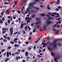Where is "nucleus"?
Segmentation results:
<instances>
[{"mask_svg": "<svg viewBox=\"0 0 62 62\" xmlns=\"http://www.w3.org/2000/svg\"><path fill=\"white\" fill-rule=\"evenodd\" d=\"M0 40H3V38L2 37H1L0 39Z\"/></svg>", "mask_w": 62, "mask_h": 62, "instance_id": "55", "label": "nucleus"}, {"mask_svg": "<svg viewBox=\"0 0 62 62\" xmlns=\"http://www.w3.org/2000/svg\"><path fill=\"white\" fill-rule=\"evenodd\" d=\"M2 20L3 21H5V17H2Z\"/></svg>", "mask_w": 62, "mask_h": 62, "instance_id": "30", "label": "nucleus"}, {"mask_svg": "<svg viewBox=\"0 0 62 62\" xmlns=\"http://www.w3.org/2000/svg\"><path fill=\"white\" fill-rule=\"evenodd\" d=\"M42 44H43V45L45 46L46 45V44L45 43H44V42H42L41 43Z\"/></svg>", "mask_w": 62, "mask_h": 62, "instance_id": "19", "label": "nucleus"}, {"mask_svg": "<svg viewBox=\"0 0 62 62\" xmlns=\"http://www.w3.org/2000/svg\"><path fill=\"white\" fill-rule=\"evenodd\" d=\"M9 54L10 55H11V52H9Z\"/></svg>", "mask_w": 62, "mask_h": 62, "instance_id": "58", "label": "nucleus"}, {"mask_svg": "<svg viewBox=\"0 0 62 62\" xmlns=\"http://www.w3.org/2000/svg\"><path fill=\"white\" fill-rule=\"evenodd\" d=\"M31 48H32L31 46H30L28 49L29 50H31Z\"/></svg>", "mask_w": 62, "mask_h": 62, "instance_id": "20", "label": "nucleus"}, {"mask_svg": "<svg viewBox=\"0 0 62 62\" xmlns=\"http://www.w3.org/2000/svg\"><path fill=\"white\" fill-rule=\"evenodd\" d=\"M13 30H11L10 32V34L11 35H12V34H13Z\"/></svg>", "mask_w": 62, "mask_h": 62, "instance_id": "13", "label": "nucleus"}, {"mask_svg": "<svg viewBox=\"0 0 62 62\" xmlns=\"http://www.w3.org/2000/svg\"><path fill=\"white\" fill-rule=\"evenodd\" d=\"M5 51V49H3L2 50H1V51L2 52H4V51Z\"/></svg>", "mask_w": 62, "mask_h": 62, "instance_id": "44", "label": "nucleus"}, {"mask_svg": "<svg viewBox=\"0 0 62 62\" xmlns=\"http://www.w3.org/2000/svg\"><path fill=\"white\" fill-rule=\"evenodd\" d=\"M25 29L26 30H27V26H26L25 27Z\"/></svg>", "mask_w": 62, "mask_h": 62, "instance_id": "46", "label": "nucleus"}, {"mask_svg": "<svg viewBox=\"0 0 62 62\" xmlns=\"http://www.w3.org/2000/svg\"><path fill=\"white\" fill-rule=\"evenodd\" d=\"M13 29V27H12L10 29V31H11Z\"/></svg>", "mask_w": 62, "mask_h": 62, "instance_id": "42", "label": "nucleus"}, {"mask_svg": "<svg viewBox=\"0 0 62 62\" xmlns=\"http://www.w3.org/2000/svg\"><path fill=\"white\" fill-rule=\"evenodd\" d=\"M14 47H19V46H20V45H19V44H15L14 45Z\"/></svg>", "mask_w": 62, "mask_h": 62, "instance_id": "6", "label": "nucleus"}, {"mask_svg": "<svg viewBox=\"0 0 62 62\" xmlns=\"http://www.w3.org/2000/svg\"><path fill=\"white\" fill-rule=\"evenodd\" d=\"M7 39H8V40H10V38L9 37H8L7 38Z\"/></svg>", "mask_w": 62, "mask_h": 62, "instance_id": "31", "label": "nucleus"}, {"mask_svg": "<svg viewBox=\"0 0 62 62\" xmlns=\"http://www.w3.org/2000/svg\"><path fill=\"white\" fill-rule=\"evenodd\" d=\"M18 40V39L17 38H15L13 40L14 41H16Z\"/></svg>", "mask_w": 62, "mask_h": 62, "instance_id": "27", "label": "nucleus"}, {"mask_svg": "<svg viewBox=\"0 0 62 62\" xmlns=\"http://www.w3.org/2000/svg\"><path fill=\"white\" fill-rule=\"evenodd\" d=\"M37 56L38 58H40V57H41V56L39 55H38Z\"/></svg>", "mask_w": 62, "mask_h": 62, "instance_id": "17", "label": "nucleus"}, {"mask_svg": "<svg viewBox=\"0 0 62 62\" xmlns=\"http://www.w3.org/2000/svg\"><path fill=\"white\" fill-rule=\"evenodd\" d=\"M22 33H23L24 34H26V32L24 31V30H23L22 31Z\"/></svg>", "mask_w": 62, "mask_h": 62, "instance_id": "16", "label": "nucleus"}, {"mask_svg": "<svg viewBox=\"0 0 62 62\" xmlns=\"http://www.w3.org/2000/svg\"><path fill=\"white\" fill-rule=\"evenodd\" d=\"M35 15L33 14V15H32L31 16L32 17V18H34V17H35Z\"/></svg>", "mask_w": 62, "mask_h": 62, "instance_id": "40", "label": "nucleus"}, {"mask_svg": "<svg viewBox=\"0 0 62 62\" xmlns=\"http://www.w3.org/2000/svg\"><path fill=\"white\" fill-rule=\"evenodd\" d=\"M40 7L41 8H43L44 7V6L42 5H40Z\"/></svg>", "mask_w": 62, "mask_h": 62, "instance_id": "33", "label": "nucleus"}, {"mask_svg": "<svg viewBox=\"0 0 62 62\" xmlns=\"http://www.w3.org/2000/svg\"><path fill=\"white\" fill-rule=\"evenodd\" d=\"M23 24H21V26L20 27V28H23Z\"/></svg>", "mask_w": 62, "mask_h": 62, "instance_id": "15", "label": "nucleus"}, {"mask_svg": "<svg viewBox=\"0 0 62 62\" xmlns=\"http://www.w3.org/2000/svg\"><path fill=\"white\" fill-rule=\"evenodd\" d=\"M61 8V7L60 6H59L58 7V8L59 9L60 8Z\"/></svg>", "mask_w": 62, "mask_h": 62, "instance_id": "51", "label": "nucleus"}, {"mask_svg": "<svg viewBox=\"0 0 62 62\" xmlns=\"http://www.w3.org/2000/svg\"><path fill=\"white\" fill-rule=\"evenodd\" d=\"M3 38H5V39H7V36H4V35L3 36Z\"/></svg>", "mask_w": 62, "mask_h": 62, "instance_id": "36", "label": "nucleus"}, {"mask_svg": "<svg viewBox=\"0 0 62 62\" xmlns=\"http://www.w3.org/2000/svg\"><path fill=\"white\" fill-rule=\"evenodd\" d=\"M25 43L26 44H28V43H29V42H28L27 41Z\"/></svg>", "mask_w": 62, "mask_h": 62, "instance_id": "63", "label": "nucleus"}, {"mask_svg": "<svg viewBox=\"0 0 62 62\" xmlns=\"http://www.w3.org/2000/svg\"><path fill=\"white\" fill-rule=\"evenodd\" d=\"M21 51H22H22L23 52H25V50L24 49H22Z\"/></svg>", "mask_w": 62, "mask_h": 62, "instance_id": "48", "label": "nucleus"}, {"mask_svg": "<svg viewBox=\"0 0 62 62\" xmlns=\"http://www.w3.org/2000/svg\"><path fill=\"white\" fill-rule=\"evenodd\" d=\"M17 12L19 13H21V11H17Z\"/></svg>", "mask_w": 62, "mask_h": 62, "instance_id": "61", "label": "nucleus"}, {"mask_svg": "<svg viewBox=\"0 0 62 62\" xmlns=\"http://www.w3.org/2000/svg\"><path fill=\"white\" fill-rule=\"evenodd\" d=\"M27 59H30V57H29V56H27Z\"/></svg>", "mask_w": 62, "mask_h": 62, "instance_id": "57", "label": "nucleus"}, {"mask_svg": "<svg viewBox=\"0 0 62 62\" xmlns=\"http://www.w3.org/2000/svg\"><path fill=\"white\" fill-rule=\"evenodd\" d=\"M5 33H6V31H2V33L3 34H5Z\"/></svg>", "mask_w": 62, "mask_h": 62, "instance_id": "37", "label": "nucleus"}, {"mask_svg": "<svg viewBox=\"0 0 62 62\" xmlns=\"http://www.w3.org/2000/svg\"><path fill=\"white\" fill-rule=\"evenodd\" d=\"M27 0H21V1L23 2H26Z\"/></svg>", "mask_w": 62, "mask_h": 62, "instance_id": "22", "label": "nucleus"}, {"mask_svg": "<svg viewBox=\"0 0 62 62\" xmlns=\"http://www.w3.org/2000/svg\"><path fill=\"white\" fill-rule=\"evenodd\" d=\"M41 16H45V15L44 14H41Z\"/></svg>", "mask_w": 62, "mask_h": 62, "instance_id": "18", "label": "nucleus"}, {"mask_svg": "<svg viewBox=\"0 0 62 62\" xmlns=\"http://www.w3.org/2000/svg\"><path fill=\"white\" fill-rule=\"evenodd\" d=\"M59 40H60V39H57L56 40L54 41L53 42L54 43V48H56V41H59Z\"/></svg>", "mask_w": 62, "mask_h": 62, "instance_id": "2", "label": "nucleus"}, {"mask_svg": "<svg viewBox=\"0 0 62 62\" xmlns=\"http://www.w3.org/2000/svg\"><path fill=\"white\" fill-rule=\"evenodd\" d=\"M18 20L19 21V23H21V18H18Z\"/></svg>", "mask_w": 62, "mask_h": 62, "instance_id": "23", "label": "nucleus"}, {"mask_svg": "<svg viewBox=\"0 0 62 62\" xmlns=\"http://www.w3.org/2000/svg\"><path fill=\"white\" fill-rule=\"evenodd\" d=\"M54 3V1L50 2L49 3V4L50 5H53V3Z\"/></svg>", "mask_w": 62, "mask_h": 62, "instance_id": "14", "label": "nucleus"}, {"mask_svg": "<svg viewBox=\"0 0 62 62\" xmlns=\"http://www.w3.org/2000/svg\"><path fill=\"white\" fill-rule=\"evenodd\" d=\"M35 3L34 2L33 3H31L29 4V7H28V8L27 9V10L25 12V14H27V12H29V14H30L29 10L31 8V7H33V5H35Z\"/></svg>", "mask_w": 62, "mask_h": 62, "instance_id": "1", "label": "nucleus"}, {"mask_svg": "<svg viewBox=\"0 0 62 62\" xmlns=\"http://www.w3.org/2000/svg\"><path fill=\"white\" fill-rule=\"evenodd\" d=\"M0 23H1V24H2V23H3V21H2L1 20V19H0Z\"/></svg>", "mask_w": 62, "mask_h": 62, "instance_id": "24", "label": "nucleus"}, {"mask_svg": "<svg viewBox=\"0 0 62 62\" xmlns=\"http://www.w3.org/2000/svg\"><path fill=\"white\" fill-rule=\"evenodd\" d=\"M2 31H8V28H3L2 29Z\"/></svg>", "mask_w": 62, "mask_h": 62, "instance_id": "4", "label": "nucleus"}, {"mask_svg": "<svg viewBox=\"0 0 62 62\" xmlns=\"http://www.w3.org/2000/svg\"><path fill=\"white\" fill-rule=\"evenodd\" d=\"M37 1H38V2H39V0H36L35 1V2H37Z\"/></svg>", "mask_w": 62, "mask_h": 62, "instance_id": "47", "label": "nucleus"}, {"mask_svg": "<svg viewBox=\"0 0 62 62\" xmlns=\"http://www.w3.org/2000/svg\"><path fill=\"white\" fill-rule=\"evenodd\" d=\"M55 3H56L57 4V5H59V3L58 2H56Z\"/></svg>", "mask_w": 62, "mask_h": 62, "instance_id": "41", "label": "nucleus"}, {"mask_svg": "<svg viewBox=\"0 0 62 62\" xmlns=\"http://www.w3.org/2000/svg\"><path fill=\"white\" fill-rule=\"evenodd\" d=\"M28 19H29V17H26L25 18V20H27Z\"/></svg>", "mask_w": 62, "mask_h": 62, "instance_id": "34", "label": "nucleus"}, {"mask_svg": "<svg viewBox=\"0 0 62 62\" xmlns=\"http://www.w3.org/2000/svg\"><path fill=\"white\" fill-rule=\"evenodd\" d=\"M3 41L4 42H7V40L6 39H4L3 40Z\"/></svg>", "mask_w": 62, "mask_h": 62, "instance_id": "28", "label": "nucleus"}, {"mask_svg": "<svg viewBox=\"0 0 62 62\" xmlns=\"http://www.w3.org/2000/svg\"><path fill=\"white\" fill-rule=\"evenodd\" d=\"M53 31H55L56 32V34H59V33H58V32H59V31L58 30L57 31L56 30L54 29H53Z\"/></svg>", "mask_w": 62, "mask_h": 62, "instance_id": "3", "label": "nucleus"}, {"mask_svg": "<svg viewBox=\"0 0 62 62\" xmlns=\"http://www.w3.org/2000/svg\"><path fill=\"white\" fill-rule=\"evenodd\" d=\"M51 55H54V53L53 52L51 53Z\"/></svg>", "mask_w": 62, "mask_h": 62, "instance_id": "49", "label": "nucleus"}, {"mask_svg": "<svg viewBox=\"0 0 62 62\" xmlns=\"http://www.w3.org/2000/svg\"><path fill=\"white\" fill-rule=\"evenodd\" d=\"M49 39H50V38L49 37H48L47 39V40H49Z\"/></svg>", "mask_w": 62, "mask_h": 62, "instance_id": "53", "label": "nucleus"}, {"mask_svg": "<svg viewBox=\"0 0 62 62\" xmlns=\"http://www.w3.org/2000/svg\"><path fill=\"white\" fill-rule=\"evenodd\" d=\"M46 21V24H51V23H52V22H51V21H49V20H47Z\"/></svg>", "mask_w": 62, "mask_h": 62, "instance_id": "5", "label": "nucleus"}, {"mask_svg": "<svg viewBox=\"0 0 62 62\" xmlns=\"http://www.w3.org/2000/svg\"><path fill=\"white\" fill-rule=\"evenodd\" d=\"M56 12H54V13H52V14H54V15H55V14H56Z\"/></svg>", "mask_w": 62, "mask_h": 62, "instance_id": "52", "label": "nucleus"}, {"mask_svg": "<svg viewBox=\"0 0 62 62\" xmlns=\"http://www.w3.org/2000/svg\"><path fill=\"white\" fill-rule=\"evenodd\" d=\"M31 12H36V11H34L33 10H32L31 11Z\"/></svg>", "mask_w": 62, "mask_h": 62, "instance_id": "43", "label": "nucleus"}, {"mask_svg": "<svg viewBox=\"0 0 62 62\" xmlns=\"http://www.w3.org/2000/svg\"><path fill=\"white\" fill-rule=\"evenodd\" d=\"M8 49H11V46H8Z\"/></svg>", "mask_w": 62, "mask_h": 62, "instance_id": "50", "label": "nucleus"}, {"mask_svg": "<svg viewBox=\"0 0 62 62\" xmlns=\"http://www.w3.org/2000/svg\"><path fill=\"white\" fill-rule=\"evenodd\" d=\"M10 43H11L12 44H14V41H12L10 42Z\"/></svg>", "mask_w": 62, "mask_h": 62, "instance_id": "39", "label": "nucleus"}, {"mask_svg": "<svg viewBox=\"0 0 62 62\" xmlns=\"http://www.w3.org/2000/svg\"><path fill=\"white\" fill-rule=\"evenodd\" d=\"M4 4L5 5H8V2H4Z\"/></svg>", "mask_w": 62, "mask_h": 62, "instance_id": "29", "label": "nucleus"}, {"mask_svg": "<svg viewBox=\"0 0 62 62\" xmlns=\"http://www.w3.org/2000/svg\"><path fill=\"white\" fill-rule=\"evenodd\" d=\"M34 8H35V9H36L37 10H39V8H38L37 7H34Z\"/></svg>", "mask_w": 62, "mask_h": 62, "instance_id": "26", "label": "nucleus"}, {"mask_svg": "<svg viewBox=\"0 0 62 62\" xmlns=\"http://www.w3.org/2000/svg\"><path fill=\"white\" fill-rule=\"evenodd\" d=\"M29 53L27 52H26L25 53V56H27L28 55Z\"/></svg>", "mask_w": 62, "mask_h": 62, "instance_id": "9", "label": "nucleus"}, {"mask_svg": "<svg viewBox=\"0 0 62 62\" xmlns=\"http://www.w3.org/2000/svg\"><path fill=\"white\" fill-rule=\"evenodd\" d=\"M18 33V32H15L13 33V35H16V34H17Z\"/></svg>", "mask_w": 62, "mask_h": 62, "instance_id": "21", "label": "nucleus"}, {"mask_svg": "<svg viewBox=\"0 0 62 62\" xmlns=\"http://www.w3.org/2000/svg\"><path fill=\"white\" fill-rule=\"evenodd\" d=\"M47 49L48 50H49V51H50V50H53V48H50L49 47H47Z\"/></svg>", "mask_w": 62, "mask_h": 62, "instance_id": "10", "label": "nucleus"}, {"mask_svg": "<svg viewBox=\"0 0 62 62\" xmlns=\"http://www.w3.org/2000/svg\"><path fill=\"white\" fill-rule=\"evenodd\" d=\"M48 20H51V19H53V20H54V19L53 17H49L48 18Z\"/></svg>", "mask_w": 62, "mask_h": 62, "instance_id": "7", "label": "nucleus"}, {"mask_svg": "<svg viewBox=\"0 0 62 62\" xmlns=\"http://www.w3.org/2000/svg\"><path fill=\"white\" fill-rule=\"evenodd\" d=\"M8 60H9V58H7L4 60L5 62H7Z\"/></svg>", "mask_w": 62, "mask_h": 62, "instance_id": "12", "label": "nucleus"}, {"mask_svg": "<svg viewBox=\"0 0 62 62\" xmlns=\"http://www.w3.org/2000/svg\"><path fill=\"white\" fill-rule=\"evenodd\" d=\"M8 22L9 23H10V21H9V20H8Z\"/></svg>", "mask_w": 62, "mask_h": 62, "instance_id": "60", "label": "nucleus"}, {"mask_svg": "<svg viewBox=\"0 0 62 62\" xmlns=\"http://www.w3.org/2000/svg\"><path fill=\"white\" fill-rule=\"evenodd\" d=\"M48 14H49L50 15H51V16H53V17H54L55 16V15H51V13H48Z\"/></svg>", "mask_w": 62, "mask_h": 62, "instance_id": "11", "label": "nucleus"}, {"mask_svg": "<svg viewBox=\"0 0 62 62\" xmlns=\"http://www.w3.org/2000/svg\"><path fill=\"white\" fill-rule=\"evenodd\" d=\"M6 54L7 57H9V52L8 51L7 52Z\"/></svg>", "mask_w": 62, "mask_h": 62, "instance_id": "8", "label": "nucleus"}, {"mask_svg": "<svg viewBox=\"0 0 62 62\" xmlns=\"http://www.w3.org/2000/svg\"><path fill=\"white\" fill-rule=\"evenodd\" d=\"M16 54H19V53H18L17 52H16Z\"/></svg>", "mask_w": 62, "mask_h": 62, "instance_id": "45", "label": "nucleus"}, {"mask_svg": "<svg viewBox=\"0 0 62 62\" xmlns=\"http://www.w3.org/2000/svg\"><path fill=\"white\" fill-rule=\"evenodd\" d=\"M9 12V10L7 9L6 11V12Z\"/></svg>", "mask_w": 62, "mask_h": 62, "instance_id": "56", "label": "nucleus"}, {"mask_svg": "<svg viewBox=\"0 0 62 62\" xmlns=\"http://www.w3.org/2000/svg\"><path fill=\"white\" fill-rule=\"evenodd\" d=\"M57 26V25L56 24H54V25L53 26V27H56Z\"/></svg>", "mask_w": 62, "mask_h": 62, "instance_id": "32", "label": "nucleus"}, {"mask_svg": "<svg viewBox=\"0 0 62 62\" xmlns=\"http://www.w3.org/2000/svg\"><path fill=\"white\" fill-rule=\"evenodd\" d=\"M13 19H16V17H15V16H13Z\"/></svg>", "mask_w": 62, "mask_h": 62, "instance_id": "54", "label": "nucleus"}, {"mask_svg": "<svg viewBox=\"0 0 62 62\" xmlns=\"http://www.w3.org/2000/svg\"><path fill=\"white\" fill-rule=\"evenodd\" d=\"M42 28L44 29V30H45L46 29V26H44L43 27H42Z\"/></svg>", "mask_w": 62, "mask_h": 62, "instance_id": "25", "label": "nucleus"}, {"mask_svg": "<svg viewBox=\"0 0 62 62\" xmlns=\"http://www.w3.org/2000/svg\"><path fill=\"white\" fill-rule=\"evenodd\" d=\"M11 17L10 16H8V18H9V19H10Z\"/></svg>", "mask_w": 62, "mask_h": 62, "instance_id": "62", "label": "nucleus"}, {"mask_svg": "<svg viewBox=\"0 0 62 62\" xmlns=\"http://www.w3.org/2000/svg\"><path fill=\"white\" fill-rule=\"evenodd\" d=\"M28 39L29 40H31V37H29Z\"/></svg>", "mask_w": 62, "mask_h": 62, "instance_id": "64", "label": "nucleus"}, {"mask_svg": "<svg viewBox=\"0 0 62 62\" xmlns=\"http://www.w3.org/2000/svg\"><path fill=\"white\" fill-rule=\"evenodd\" d=\"M4 12H1V15H4Z\"/></svg>", "mask_w": 62, "mask_h": 62, "instance_id": "38", "label": "nucleus"}, {"mask_svg": "<svg viewBox=\"0 0 62 62\" xmlns=\"http://www.w3.org/2000/svg\"><path fill=\"white\" fill-rule=\"evenodd\" d=\"M21 51V49H18L17 51L18 52H20Z\"/></svg>", "mask_w": 62, "mask_h": 62, "instance_id": "59", "label": "nucleus"}, {"mask_svg": "<svg viewBox=\"0 0 62 62\" xmlns=\"http://www.w3.org/2000/svg\"><path fill=\"white\" fill-rule=\"evenodd\" d=\"M28 29L29 30H31V28H30V27H29V26H28Z\"/></svg>", "mask_w": 62, "mask_h": 62, "instance_id": "35", "label": "nucleus"}]
</instances>
